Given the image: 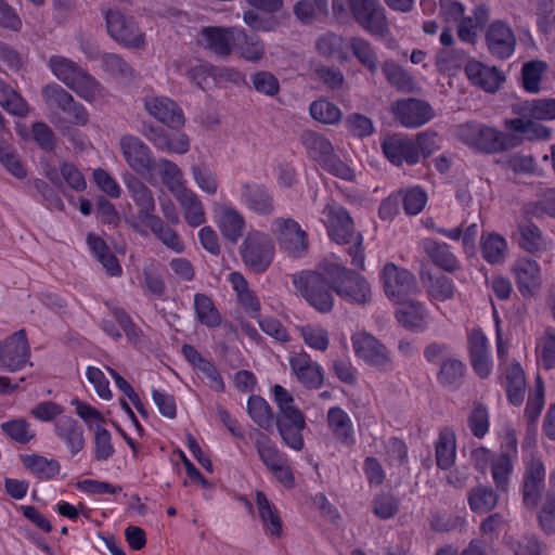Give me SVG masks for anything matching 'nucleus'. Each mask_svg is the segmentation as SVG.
Masks as SVG:
<instances>
[{"instance_id":"nucleus-57","label":"nucleus","mask_w":555,"mask_h":555,"mask_svg":"<svg viewBox=\"0 0 555 555\" xmlns=\"http://www.w3.org/2000/svg\"><path fill=\"white\" fill-rule=\"evenodd\" d=\"M191 175L195 185L205 194L214 196L219 189V182L216 173L203 165H193L191 167Z\"/></svg>"},{"instance_id":"nucleus-61","label":"nucleus","mask_w":555,"mask_h":555,"mask_svg":"<svg viewBox=\"0 0 555 555\" xmlns=\"http://www.w3.org/2000/svg\"><path fill=\"white\" fill-rule=\"evenodd\" d=\"M538 358L546 370L555 367V330L547 327L537 344Z\"/></svg>"},{"instance_id":"nucleus-29","label":"nucleus","mask_w":555,"mask_h":555,"mask_svg":"<svg viewBox=\"0 0 555 555\" xmlns=\"http://www.w3.org/2000/svg\"><path fill=\"white\" fill-rule=\"evenodd\" d=\"M291 370L297 379L308 388H319L323 384L322 366L311 361L307 353L296 354L289 360Z\"/></svg>"},{"instance_id":"nucleus-17","label":"nucleus","mask_w":555,"mask_h":555,"mask_svg":"<svg viewBox=\"0 0 555 555\" xmlns=\"http://www.w3.org/2000/svg\"><path fill=\"white\" fill-rule=\"evenodd\" d=\"M489 53L499 60L509 59L516 48V37L512 28L502 21L492 22L485 36Z\"/></svg>"},{"instance_id":"nucleus-62","label":"nucleus","mask_w":555,"mask_h":555,"mask_svg":"<svg viewBox=\"0 0 555 555\" xmlns=\"http://www.w3.org/2000/svg\"><path fill=\"white\" fill-rule=\"evenodd\" d=\"M310 115L323 124H335L341 118V111L327 100H318L310 105Z\"/></svg>"},{"instance_id":"nucleus-12","label":"nucleus","mask_w":555,"mask_h":555,"mask_svg":"<svg viewBox=\"0 0 555 555\" xmlns=\"http://www.w3.org/2000/svg\"><path fill=\"white\" fill-rule=\"evenodd\" d=\"M473 455L477 469L485 470L486 466L490 464L491 476L496 489L502 492L507 491L513 473L511 454L505 451L492 453L486 448H479L473 452Z\"/></svg>"},{"instance_id":"nucleus-28","label":"nucleus","mask_w":555,"mask_h":555,"mask_svg":"<svg viewBox=\"0 0 555 555\" xmlns=\"http://www.w3.org/2000/svg\"><path fill=\"white\" fill-rule=\"evenodd\" d=\"M396 310L397 321L411 332L421 333L428 328V312L425 306L420 302L408 299Z\"/></svg>"},{"instance_id":"nucleus-7","label":"nucleus","mask_w":555,"mask_h":555,"mask_svg":"<svg viewBox=\"0 0 555 555\" xmlns=\"http://www.w3.org/2000/svg\"><path fill=\"white\" fill-rule=\"evenodd\" d=\"M275 247L269 234L260 230H250L242 244L241 256L244 264L251 271L264 272L273 261Z\"/></svg>"},{"instance_id":"nucleus-49","label":"nucleus","mask_w":555,"mask_h":555,"mask_svg":"<svg viewBox=\"0 0 555 555\" xmlns=\"http://www.w3.org/2000/svg\"><path fill=\"white\" fill-rule=\"evenodd\" d=\"M0 105L15 116L24 117L28 114L29 107L26 101L9 85L0 78Z\"/></svg>"},{"instance_id":"nucleus-45","label":"nucleus","mask_w":555,"mask_h":555,"mask_svg":"<svg viewBox=\"0 0 555 555\" xmlns=\"http://www.w3.org/2000/svg\"><path fill=\"white\" fill-rule=\"evenodd\" d=\"M467 501L473 512L485 514L496 506L499 495L491 487L480 485L468 491Z\"/></svg>"},{"instance_id":"nucleus-32","label":"nucleus","mask_w":555,"mask_h":555,"mask_svg":"<svg viewBox=\"0 0 555 555\" xmlns=\"http://www.w3.org/2000/svg\"><path fill=\"white\" fill-rule=\"evenodd\" d=\"M322 222L332 241L339 245L347 243V217L341 205L334 202L327 203L322 212Z\"/></svg>"},{"instance_id":"nucleus-25","label":"nucleus","mask_w":555,"mask_h":555,"mask_svg":"<svg viewBox=\"0 0 555 555\" xmlns=\"http://www.w3.org/2000/svg\"><path fill=\"white\" fill-rule=\"evenodd\" d=\"M240 201L256 215L269 216L274 212L273 197L261 184L243 182L240 189Z\"/></svg>"},{"instance_id":"nucleus-46","label":"nucleus","mask_w":555,"mask_h":555,"mask_svg":"<svg viewBox=\"0 0 555 555\" xmlns=\"http://www.w3.org/2000/svg\"><path fill=\"white\" fill-rule=\"evenodd\" d=\"M48 66L56 79L62 81L68 88L83 70L74 61L62 56L53 55L49 59Z\"/></svg>"},{"instance_id":"nucleus-55","label":"nucleus","mask_w":555,"mask_h":555,"mask_svg":"<svg viewBox=\"0 0 555 555\" xmlns=\"http://www.w3.org/2000/svg\"><path fill=\"white\" fill-rule=\"evenodd\" d=\"M320 54L334 61L345 60L346 42L341 36L328 33L323 35L317 43Z\"/></svg>"},{"instance_id":"nucleus-2","label":"nucleus","mask_w":555,"mask_h":555,"mask_svg":"<svg viewBox=\"0 0 555 555\" xmlns=\"http://www.w3.org/2000/svg\"><path fill=\"white\" fill-rule=\"evenodd\" d=\"M274 400L279 406L276 427L283 442L294 451H301L305 447L301 431L306 427L305 416L295 406L293 396L282 386L273 387Z\"/></svg>"},{"instance_id":"nucleus-43","label":"nucleus","mask_w":555,"mask_h":555,"mask_svg":"<svg viewBox=\"0 0 555 555\" xmlns=\"http://www.w3.org/2000/svg\"><path fill=\"white\" fill-rule=\"evenodd\" d=\"M482 258L490 264H501L505 261L507 253L506 240L495 233L490 232L481 235L480 240Z\"/></svg>"},{"instance_id":"nucleus-24","label":"nucleus","mask_w":555,"mask_h":555,"mask_svg":"<svg viewBox=\"0 0 555 555\" xmlns=\"http://www.w3.org/2000/svg\"><path fill=\"white\" fill-rule=\"evenodd\" d=\"M513 238L520 249L531 255H540L547 248V241L541 229L527 218L519 219L516 222Z\"/></svg>"},{"instance_id":"nucleus-52","label":"nucleus","mask_w":555,"mask_h":555,"mask_svg":"<svg viewBox=\"0 0 555 555\" xmlns=\"http://www.w3.org/2000/svg\"><path fill=\"white\" fill-rule=\"evenodd\" d=\"M547 64L543 61L533 60L526 62L521 68L522 87L530 93H538L541 90L540 82Z\"/></svg>"},{"instance_id":"nucleus-18","label":"nucleus","mask_w":555,"mask_h":555,"mask_svg":"<svg viewBox=\"0 0 555 555\" xmlns=\"http://www.w3.org/2000/svg\"><path fill=\"white\" fill-rule=\"evenodd\" d=\"M29 358V345L24 331H18L0 344V364L10 372L20 371Z\"/></svg>"},{"instance_id":"nucleus-27","label":"nucleus","mask_w":555,"mask_h":555,"mask_svg":"<svg viewBox=\"0 0 555 555\" xmlns=\"http://www.w3.org/2000/svg\"><path fill=\"white\" fill-rule=\"evenodd\" d=\"M55 436L66 446L72 456L81 452L86 440L83 429L72 416H62L54 422Z\"/></svg>"},{"instance_id":"nucleus-30","label":"nucleus","mask_w":555,"mask_h":555,"mask_svg":"<svg viewBox=\"0 0 555 555\" xmlns=\"http://www.w3.org/2000/svg\"><path fill=\"white\" fill-rule=\"evenodd\" d=\"M545 468L541 460L531 459L524 474V503L527 506L538 504L541 491L544 488Z\"/></svg>"},{"instance_id":"nucleus-9","label":"nucleus","mask_w":555,"mask_h":555,"mask_svg":"<svg viewBox=\"0 0 555 555\" xmlns=\"http://www.w3.org/2000/svg\"><path fill=\"white\" fill-rule=\"evenodd\" d=\"M349 11L360 27L371 36L385 38L389 35L386 10L378 0H349Z\"/></svg>"},{"instance_id":"nucleus-59","label":"nucleus","mask_w":555,"mask_h":555,"mask_svg":"<svg viewBox=\"0 0 555 555\" xmlns=\"http://www.w3.org/2000/svg\"><path fill=\"white\" fill-rule=\"evenodd\" d=\"M194 308L197 320L201 323L208 326H216L221 322V317L208 296L196 294L194 296Z\"/></svg>"},{"instance_id":"nucleus-36","label":"nucleus","mask_w":555,"mask_h":555,"mask_svg":"<svg viewBox=\"0 0 555 555\" xmlns=\"http://www.w3.org/2000/svg\"><path fill=\"white\" fill-rule=\"evenodd\" d=\"M125 184L140 209L139 214L142 222L145 224L149 222V217H156L153 215L155 201L151 190L134 177L126 178Z\"/></svg>"},{"instance_id":"nucleus-56","label":"nucleus","mask_w":555,"mask_h":555,"mask_svg":"<svg viewBox=\"0 0 555 555\" xmlns=\"http://www.w3.org/2000/svg\"><path fill=\"white\" fill-rule=\"evenodd\" d=\"M521 114L538 120L555 119V99H539L522 104Z\"/></svg>"},{"instance_id":"nucleus-1","label":"nucleus","mask_w":555,"mask_h":555,"mask_svg":"<svg viewBox=\"0 0 555 555\" xmlns=\"http://www.w3.org/2000/svg\"><path fill=\"white\" fill-rule=\"evenodd\" d=\"M345 278L344 261L333 254L323 261L318 271H307L295 275L294 285L312 307L321 312H326L333 307V299L326 286L333 285L341 295L343 289L338 283Z\"/></svg>"},{"instance_id":"nucleus-10","label":"nucleus","mask_w":555,"mask_h":555,"mask_svg":"<svg viewBox=\"0 0 555 555\" xmlns=\"http://www.w3.org/2000/svg\"><path fill=\"white\" fill-rule=\"evenodd\" d=\"M382 282L385 295L396 304L405 302L420 292L414 274L392 262L384 266Z\"/></svg>"},{"instance_id":"nucleus-40","label":"nucleus","mask_w":555,"mask_h":555,"mask_svg":"<svg viewBox=\"0 0 555 555\" xmlns=\"http://www.w3.org/2000/svg\"><path fill=\"white\" fill-rule=\"evenodd\" d=\"M467 367L466 364L456 356L442 363L437 372V382L443 388L457 390L465 380Z\"/></svg>"},{"instance_id":"nucleus-22","label":"nucleus","mask_w":555,"mask_h":555,"mask_svg":"<svg viewBox=\"0 0 555 555\" xmlns=\"http://www.w3.org/2000/svg\"><path fill=\"white\" fill-rule=\"evenodd\" d=\"M304 144L309 156L319 162L324 169L334 176L346 178L347 167L344 164H340L339 168L334 166V149L325 138L314 132H307L304 137Z\"/></svg>"},{"instance_id":"nucleus-41","label":"nucleus","mask_w":555,"mask_h":555,"mask_svg":"<svg viewBox=\"0 0 555 555\" xmlns=\"http://www.w3.org/2000/svg\"><path fill=\"white\" fill-rule=\"evenodd\" d=\"M155 168L163 183L175 197L189 190L182 170L171 160L160 158L156 163Z\"/></svg>"},{"instance_id":"nucleus-44","label":"nucleus","mask_w":555,"mask_h":555,"mask_svg":"<svg viewBox=\"0 0 555 555\" xmlns=\"http://www.w3.org/2000/svg\"><path fill=\"white\" fill-rule=\"evenodd\" d=\"M87 244L107 274L112 276H119L121 274L122 270L118 260L100 236L89 234L87 236Z\"/></svg>"},{"instance_id":"nucleus-48","label":"nucleus","mask_w":555,"mask_h":555,"mask_svg":"<svg viewBox=\"0 0 555 555\" xmlns=\"http://www.w3.org/2000/svg\"><path fill=\"white\" fill-rule=\"evenodd\" d=\"M0 164L16 179L23 180L27 177V169L20 154L3 140H0Z\"/></svg>"},{"instance_id":"nucleus-23","label":"nucleus","mask_w":555,"mask_h":555,"mask_svg":"<svg viewBox=\"0 0 555 555\" xmlns=\"http://www.w3.org/2000/svg\"><path fill=\"white\" fill-rule=\"evenodd\" d=\"M469 360L474 372L480 378H487L492 372V360L488 339L480 328H474L467 337Z\"/></svg>"},{"instance_id":"nucleus-54","label":"nucleus","mask_w":555,"mask_h":555,"mask_svg":"<svg viewBox=\"0 0 555 555\" xmlns=\"http://www.w3.org/2000/svg\"><path fill=\"white\" fill-rule=\"evenodd\" d=\"M255 444L259 457L269 470L285 461L274 442L264 434L257 433Z\"/></svg>"},{"instance_id":"nucleus-39","label":"nucleus","mask_w":555,"mask_h":555,"mask_svg":"<svg viewBox=\"0 0 555 555\" xmlns=\"http://www.w3.org/2000/svg\"><path fill=\"white\" fill-rule=\"evenodd\" d=\"M69 89L90 104L101 102L107 95L102 83L85 69L76 78Z\"/></svg>"},{"instance_id":"nucleus-64","label":"nucleus","mask_w":555,"mask_h":555,"mask_svg":"<svg viewBox=\"0 0 555 555\" xmlns=\"http://www.w3.org/2000/svg\"><path fill=\"white\" fill-rule=\"evenodd\" d=\"M300 335L305 344L314 350L325 351L330 345L326 330L319 325H305L300 327Z\"/></svg>"},{"instance_id":"nucleus-53","label":"nucleus","mask_w":555,"mask_h":555,"mask_svg":"<svg viewBox=\"0 0 555 555\" xmlns=\"http://www.w3.org/2000/svg\"><path fill=\"white\" fill-rule=\"evenodd\" d=\"M153 233L162 241L168 248L176 253H181L184 249V244L178 234L167 227L160 218L149 217V222L145 223Z\"/></svg>"},{"instance_id":"nucleus-35","label":"nucleus","mask_w":555,"mask_h":555,"mask_svg":"<svg viewBox=\"0 0 555 555\" xmlns=\"http://www.w3.org/2000/svg\"><path fill=\"white\" fill-rule=\"evenodd\" d=\"M182 210L184 221L193 228L206 222V211L199 196L191 189L175 197Z\"/></svg>"},{"instance_id":"nucleus-63","label":"nucleus","mask_w":555,"mask_h":555,"mask_svg":"<svg viewBox=\"0 0 555 555\" xmlns=\"http://www.w3.org/2000/svg\"><path fill=\"white\" fill-rule=\"evenodd\" d=\"M1 428L9 437L20 443H27L36 436L30 424L23 418L4 422L2 423Z\"/></svg>"},{"instance_id":"nucleus-38","label":"nucleus","mask_w":555,"mask_h":555,"mask_svg":"<svg viewBox=\"0 0 555 555\" xmlns=\"http://www.w3.org/2000/svg\"><path fill=\"white\" fill-rule=\"evenodd\" d=\"M23 466L41 480L55 479L61 473V464L55 459L40 454H25L21 457Z\"/></svg>"},{"instance_id":"nucleus-20","label":"nucleus","mask_w":555,"mask_h":555,"mask_svg":"<svg viewBox=\"0 0 555 555\" xmlns=\"http://www.w3.org/2000/svg\"><path fill=\"white\" fill-rule=\"evenodd\" d=\"M118 146L127 165L135 172L143 173L152 168V151L138 137L124 134Z\"/></svg>"},{"instance_id":"nucleus-33","label":"nucleus","mask_w":555,"mask_h":555,"mask_svg":"<svg viewBox=\"0 0 555 555\" xmlns=\"http://www.w3.org/2000/svg\"><path fill=\"white\" fill-rule=\"evenodd\" d=\"M255 505L266 534L278 538L282 533V519L274 504L262 491L255 492Z\"/></svg>"},{"instance_id":"nucleus-21","label":"nucleus","mask_w":555,"mask_h":555,"mask_svg":"<svg viewBox=\"0 0 555 555\" xmlns=\"http://www.w3.org/2000/svg\"><path fill=\"white\" fill-rule=\"evenodd\" d=\"M143 105L149 115L170 128L184 125L181 108L165 95L151 94L143 99Z\"/></svg>"},{"instance_id":"nucleus-19","label":"nucleus","mask_w":555,"mask_h":555,"mask_svg":"<svg viewBox=\"0 0 555 555\" xmlns=\"http://www.w3.org/2000/svg\"><path fill=\"white\" fill-rule=\"evenodd\" d=\"M511 271L519 293L524 296H533L542 285L541 267L527 256L518 257L512 264Z\"/></svg>"},{"instance_id":"nucleus-4","label":"nucleus","mask_w":555,"mask_h":555,"mask_svg":"<svg viewBox=\"0 0 555 555\" xmlns=\"http://www.w3.org/2000/svg\"><path fill=\"white\" fill-rule=\"evenodd\" d=\"M43 95L47 101L53 102L66 114L68 121L62 117H52V122L61 133L67 135L72 132L70 125L83 127L89 122V112L70 93L57 83H50L43 88Z\"/></svg>"},{"instance_id":"nucleus-50","label":"nucleus","mask_w":555,"mask_h":555,"mask_svg":"<svg viewBox=\"0 0 555 555\" xmlns=\"http://www.w3.org/2000/svg\"><path fill=\"white\" fill-rule=\"evenodd\" d=\"M235 47L241 57L249 62H258L264 55V47L257 37L247 36L243 30L237 31Z\"/></svg>"},{"instance_id":"nucleus-31","label":"nucleus","mask_w":555,"mask_h":555,"mask_svg":"<svg viewBox=\"0 0 555 555\" xmlns=\"http://www.w3.org/2000/svg\"><path fill=\"white\" fill-rule=\"evenodd\" d=\"M465 73L474 85L487 92H495L504 80V76L496 67L487 66L476 60L467 62Z\"/></svg>"},{"instance_id":"nucleus-34","label":"nucleus","mask_w":555,"mask_h":555,"mask_svg":"<svg viewBox=\"0 0 555 555\" xmlns=\"http://www.w3.org/2000/svg\"><path fill=\"white\" fill-rule=\"evenodd\" d=\"M422 246L431 261L440 269L448 272H455L461 268L460 260L451 251L447 243L426 238L422 242Z\"/></svg>"},{"instance_id":"nucleus-47","label":"nucleus","mask_w":555,"mask_h":555,"mask_svg":"<svg viewBox=\"0 0 555 555\" xmlns=\"http://www.w3.org/2000/svg\"><path fill=\"white\" fill-rule=\"evenodd\" d=\"M349 49L359 63L371 74L377 72L378 57L370 41L361 37H354L349 40Z\"/></svg>"},{"instance_id":"nucleus-11","label":"nucleus","mask_w":555,"mask_h":555,"mask_svg":"<svg viewBox=\"0 0 555 555\" xmlns=\"http://www.w3.org/2000/svg\"><path fill=\"white\" fill-rule=\"evenodd\" d=\"M498 357L500 360L499 369L502 371V385L505 388L507 400L513 405L522 404L526 392L525 372L517 361H508L506 349L503 344L498 341Z\"/></svg>"},{"instance_id":"nucleus-60","label":"nucleus","mask_w":555,"mask_h":555,"mask_svg":"<svg viewBox=\"0 0 555 555\" xmlns=\"http://www.w3.org/2000/svg\"><path fill=\"white\" fill-rule=\"evenodd\" d=\"M72 405L75 408L76 414L90 430L96 431L98 428H105L106 420L99 410L78 398L72 400Z\"/></svg>"},{"instance_id":"nucleus-8","label":"nucleus","mask_w":555,"mask_h":555,"mask_svg":"<svg viewBox=\"0 0 555 555\" xmlns=\"http://www.w3.org/2000/svg\"><path fill=\"white\" fill-rule=\"evenodd\" d=\"M281 250L287 255L300 258L308 253L309 238L301 225L292 218H274L270 225Z\"/></svg>"},{"instance_id":"nucleus-3","label":"nucleus","mask_w":555,"mask_h":555,"mask_svg":"<svg viewBox=\"0 0 555 555\" xmlns=\"http://www.w3.org/2000/svg\"><path fill=\"white\" fill-rule=\"evenodd\" d=\"M349 257L354 270L349 269V302L365 306L372 301L373 292L371 283L359 271L365 269V253L363 236L360 232L349 229Z\"/></svg>"},{"instance_id":"nucleus-58","label":"nucleus","mask_w":555,"mask_h":555,"mask_svg":"<svg viewBox=\"0 0 555 555\" xmlns=\"http://www.w3.org/2000/svg\"><path fill=\"white\" fill-rule=\"evenodd\" d=\"M102 67L112 77L128 81L133 76V70L129 64L119 55L114 53H105L101 55Z\"/></svg>"},{"instance_id":"nucleus-16","label":"nucleus","mask_w":555,"mask_h":555,"mask_svg":"<svg viewBox=\"0 0 555 555\" xmlns=\"http://www.w3.org/2000/svg\"><path fill=\"white\" fill-rule=\"evenodd\" d=\"M391 112L403 127L410 129L422 127L435 116L433 107L427 102L414 98L398 100Z\"/></svg>"},{"instance_id":"nucleus-37","label":"nucleus","mask_w":555,"mask_h":555,"mask_svg":"<svg viewBox=\"0 0 555 555\" xmlns=\"http://www.w3.org/2000/svg\"><path fill=\"white\" fill-rule=\"evenodd\" d=\"M436 463L440 469H449L453 466L456 459V437L450 427H444L439 431L435 441Z\"/></svg>"},{"instance_id":"nucleus-42","label":"nucleus","mask_w":555,"mask_h":555,"mask_svg":"<svg viewBox=\"0 0 555 555\" xmlns=\"http://www.w3.org/2000/svg\"><path fill=\"white\" fill-rule=\"evenodd\" d=\"M382 72L387 82L400 92H414L416 81L414 77L393 60H386L382 65Z\"/></svg>"},{"instance_id":"nucleus-14","label":"nucleus","mask_w":555,"mask_h":555,"mask_svg":"<svg viewBox=\"0 0 555 555\" xmlns=\"http://www.w3.org/2000/svg\"><path fill=\"white\" fill-rule=\"evenodd\" d=\"M211 217L224 240L236 243L245 229L246 221L242 212L229 202H215Z\"/></svg>"},{"instance_id":"nucleus-6","label":"nucleus","mask_w":555,"mask_h":555,"mask_svg":"<svg viewBox=\"0 0 555 555\" xmlns=\"http://www.w3.org/2000/svg\"><path fill=\"white\" fill-rule=\"evenodd\" d=\"M455 133L460 141L482 152L496 153L508 147L506 134L480 122L462 124Z\"/></svg>"},{"instance_id":"nucleus-5","label":"nucleus","mask_w":555,"mask_h":555,"mask_svg":"<svg viewBox=\"0 0 555 555\" xmlns=\"http://www.w3.org/2000/svg\"><path fill=\"white\" fill-rule=\"evenodd\" d=\"M108 36L128 49H142L145 47V34L135 18L117 9L109 8L102 12Z\"/></svg>"},{"instance_id":"nucleus-13","label":"nucleus","mask_w":555,"mask_h":555,"mask_svg":"<svg viewBox=\"0 0 555 555\" xmlns=\"http://www.w3.org/2000/svg\"><path fill=\"white\" fill-rule=\"evenodd\" d=\"M356 354L369 365L379 371H390L393 367L391 354L384 344L369 333L352 336Z\"/></svg>"},{"instance_id":"nucleus-26","label":"nucleus","mask_w":555,"mask_h":555,"mask_svg":"<svg viewBox=\"0 0 555 555\" xmlns=\"http://www.w3.org/2000/svg\"><path fill=\"white\" fill-rule=\"evenodd\" d=\"M236 28L205 27L198 35V42L215 54L227 56L235 46Z\"/></svg>"},{"instance_id":"nucleus-51","label":"nucleus","mask_w":555,"mask_h":555,"mask_svg":"<svg viewBox=\"0 0 555 555\" xmlns=\"http://www.w3.org/2000/svg\"><path fill=\"white\" fill-rule=\"evenodd\" d=\"M507 127L515 132L521 133L527 140H544L551 135L550 128L527 119L524 115L507 121Z\"/></svg>"},{"instance_id":"nucleus-15","label":"nucleus","mask_w":555,"mask_h":555,"mask_svg":"<svg viewBox=\"0 0 555 555\" xmlns=\"http://www.w3.org/2000/svg\"><path fill=\"white\" fill-rule=\"evenodd\" d=\"M382 150L386 158L395 166L416 165L420 151L413 138L403 133L388 134L382 140Z\"/></svg>"}]
</instances>
